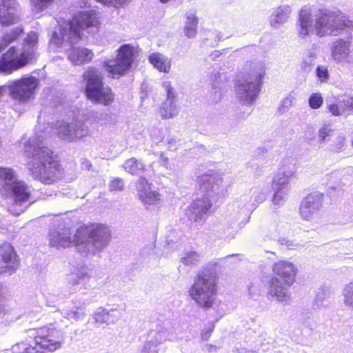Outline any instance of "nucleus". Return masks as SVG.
<instances>
[{
  "label": "nucleus",
  "instance_id": "f257e3e1",
  "mask_svg": "<svg viewBox=\"0 0 353 353\" xmlns=\"http://www.w3.org/2000/svg\"><path fill=\"white\" fill-rule=\"evenodd\" d=\"M111 238L110 230L106 226L95 223L79 228L72 240L69 228L58 227L50 229L49 240L50 246L66 248L71 243L83 256L89 257L101 252L108 245Z\"/></svg>",
  "mask_w": 353,
  "mask_h": 353
},
{
  "label": "nucleus",
  "instance_id": "f03ea898",
  "mask_svg": "<svg viewBox=\"0 0 353 353\" xmlns=\"http://www.w3.org/2000/svg\"><path fill=\"white\" fill-rule=\"evenodd\" d=\"M28 158L27 166L34 179L45 184L57 181L60 172V164L53 157L52 150L46 146L42 135L36 134L25 145Z\"/></svg>",
  "mask_w": 353,
  "mask_h": 353
},
{
  "label": "nucleus",
  "instance_id": "7ed1b4c3",
  "mask_svg": "<svg viewBox=\"0 0 353 353\" xmlns=\"http://www.w3.org/2000/svg\"><path fill=\"white\" fill-rule=\"evenodd\" d=\"M201 199L194 201L186 210V215L190 221L202 225L210 214L212 202L223 198L226 190L222 185V181L210 174H203L198 178Z\"/></svg>",
  "mask_w": 353,
  "mask_h": 353
},
{
  "label": "nucleus",
  "instance_id": "20e7f679",
  "mask_svg": "<svg viewBox=\"0 0 353 353\" xmlns=\"http://www.w3.org/2000/svg\"><path fill=\"white\" fill-rule=\"evenodd\" d=\"M0 179L3 181L1 194L12 201L8 211L14 215L20 214L31 204V188L17 180L14 171L10 168H0Z\"/></svg>",
  "mask_w": 353,
  "mask_h": 353
},
{
  "label": "nucleus",
  "instance_id": "39448f33",
  "mask_svg": "<svg viewBox=\"0 0 353 353\" xmlns=\"http://www.w3.org/2000/svg\"><path fill=\"white\" fill-rule=\"evenodd\" d=\"M38 34L35 32H30L23 40L20 54H18L16 47L10 48L0 57V72L4 74H10L36 59L38 56Z\"/></svg>",
  "mask_w": 353,
  "mask_h": 353
},
{
  "label": "nucleus",
  "instance_id": "423d86ee",
  "mask_svg": "<svg viewBox=\"0 0 353 353\" xmlns=\"http://www.w3.org/2000/svg\"><path fill=\"white\" fill-rule=\"evenodd\" d=\"M274 276L270 283L269 295L283 305L290 303V287L293 284L296 274L294 265L287 261L275 263L272 266Z\"/></svg>",
  "mask_w": 353,
  "mask_h": 353
},
{
  "label": "nucleus",
  "instance_id": "0eeeda50",
  "mask_svg": "<svg viewBox=\"0 0 353 353\" xmlns=\"http://www.w3.org/2000/svg\"><path fill=\"white\" fill-rule=\"evenodd\" d=\"M34 332V345L21 343L12 346L15 353H47L52 352L61 347L63 332L57 330L52 325L39 327L37 330H30Z\"/></svg>",
  "mask_w": 353,
  "mask_h": 353
},
{
  "label": "nucleus",
  "instance_id": "6e6552de",
  "mask_svg": "<svg viewBox=\"0 0 353 353\" xmlns=\"http://www.w3.org/2000/svg\"><path fill=\"white\" fill-rule=\"evenodd\" d=\"M265 74V67L262 63H254L250 72L236 83V94L243 104L252 105L257 99Z\"/></svg>",
  "mask_w": 353,
  "mask_h": 353
},
{
  "label": "nucleus",
  "instance_id": "1a4fd4ad",
  "mask_svg": "<svg viewBox=\"0 0 353 353\" xmlns=\"http://www.w3.org/2000/svg\"><path fill=\"white\" fill-rule=\"evenodd\" d=\"M191 298L203 308H210L216 298L215 273L210 269L199 271L189 290Z\"/></svg>",
  "mask_w": 353,
  "mask_h": 353
},
{
  "label": "nucleus",
  "instance_id": "9d476101",
  "mask_svg": "<svg viewBox=\"0 0 353 353\" xmlns=\"http://www.w3.org/2000/svg\"><path fill=\"white\" fill-rule=\"evenodd\" d=\"M85 81V93L89 99L105 105L114 101V94L108 86H104L103 74L95 68H89L83 75Z\"/></svg>",
  "mask_w": 353,
  "mask_h": 353
},
{
  "label": "nucleus",
  "instance_id": "9b49d317",
  "mask_svg": "<svg viewBox=\"0 0 353 353\" xmlns=\"http://www.w3.org/2000/svg\"><path fill=\"white\" fill-rule=\"evenodd\" d=\"M298 17L299 22H352L339 8H327L320 4L302 6Z\"/></svg>",
  "mask_w": 353,
  "mask_h": 353
},
{
  "label": "nucleus",
  "instance_id": "f8f14e48",
  "mask_svg": "<svg viewBox=\"0 0 353 353\" xmlns=\"http://www.w3.org/2000/svg\"><path fill=\"white\" fill-rule=\"evenodd\" d=\"M99 23H58L55 30L52 31L50 43L61 46L63 43L73 45L85 37L84 32L99 28Z\"/></svg>",
  "mask_w": 353,
  "mask_h": 353
},
{
  "label": "nucleus",
  "instance_id": "ddd939ff",
  "mask_svg": "<svg viewBox=\"0 0 353 353\" xmlns=\"http://www.w3.org/2000/svg\"><path fill=\"white\" fill-rule=\"evenodd\" d=\"M83 114L86 120L85 121L80 119H76L69 123L58 121L57 126L59 137L72 141L87 136L89 133L87 123L94 122L99 112L94 110H87Z\"/></svg>",
  "mask_w": 353,
  "mask_h": 353
},
{
  "label": "nucleus",
  "instance_id": "4468645a",
  "mask_svg": "<svg viewBox=\"0 0 353 353\" xmlns=\"http://www.w3.org/2000/svg\"><path fill=\"white\" fill-rule=\"evenodd\" d=\"M134 59V47L130 44H123L117 50L116 58L104 61L103 65L110 77L117 78L131 68Z\"/></svg>",
  "mask_w": 353,
  "mask_h": 353
},
{
  "label": "nucleus",
  "instance_id": "2eb2a0df",
  "mask_svg": "<svg viewBox=\"0 0 353 353\" xmlns=\"http://www.w3.org/2000/svg\"><path fill=\"white\" fill-rule=\"evenodd\" d=\"M38 85L39 81L36 77H23L9 85V94L13 99L25 103L34 96Z\"/></svg>",
  "mask_w": 353,
  "mask_h": 353
},
{
  "label": "nucleus",
  "instance_id": "dca6fc26",
  "mask_svg": "<svg viewBox=\"0 0 353 353\" xmlns=\"http://www.w3.org/2000/svg\"><path fill=\"white\" fill-rule=\"evenodd\" d=\"M292 174V172H284L274 176L272 188L274 191L272 203L274 205L281 207L287 200L290 190V176Z\"/></svg>",
  "mask_w": 353,
  "mask_h": 353
},
{
  "label": "nucleus",
  "instance_id": "f3484780",
  "mask_svg": "<svg viewBox=\"0 0 353 353\" xmlns=\"http://www.w3.org/2000/svg\"><path fill=\"white\" fill-rule=\"evenodd\" d=\"M20 265L19 258L14 247L8 242L0 245V274L11 275Z\"/></svg>",
  "mask_w": 353,
  "mask_h": 353
},
{
  "label": "nucleus",
  "instance_id": "a211bd4d",
  "mask_svg": "<svg viewBox=\"0 0 353 353\" xmlns=\"http://www.w3.org/2000/svg\"><path fill=\"white\" fill-rule=\"evenodd\" d=\"M348 28V23H299L298 30L302 37H305L310 32H315L319 37L326 35H338L342 30Z\"/></svg>",
  "mask_w": 353,
  "mask_h": 353
},
{
  "label": "nucleus",
  "instance_id": "6ab92c4d",
  "mask_svg": "<svg viewBox=\"0 0 353 353\" xmlns=\"http://www.w3.org/2000/svg\"><path fill=\"white\" fill-rule=\"evenodd\" d=\"M323 199V194H308L301 203L299 209L301 216L307 221L312 219L321 208Z\"/></svg>",
  "mask_w": 353,
  "mask_h": 353
},
{
  "label": "nucleus",
  "instance_id": "aec40b11",
  "mask_svg": "<svg viewBox=\"0 0 353 353\" xmlns=\"http://www.w3.org/2000/svg\"><path fill=\"white\" fill-rule=\"evenodd\" d=\"M172 335L171 323L166 320L157 323L156 327L149 331L146 341L158 346L163 341L170 340Z\"/></svg>",
  "mask_w": 353,
  "mask_h": 353
},
{
  "label": "nucleus",
  "instance_id": "412c9836",
  "mask_svg": "<svg viewBox=\"0 0 353 353\" xmlns=\"http://www.w3.org/2000/svg\"><path fill=\"white\" fill-rule=\"evenodd\" d=\"M137 194L145 204H152L159 199V194L151 190L150 185L146 179L142 176L137 183Z\"/></svg>",
  "mask_w": 353,
  "mask_h": 353
},
{
  "label": "nucleus",
  "instance_id": "4be33fe9",
  "mask_svg": "<svg viewBox=\"0 0 353 353\" xmlns=\"http://www.w3.org/2000/svg\"><path fill=\"white\" fill-rule=\"evenodd\" d=\"M18 4L15 0H1L0 22H14L18 19Z\"/></svg>",
  "mask_w": 353,
  "mask_h": 353
},
{
  "label": "nucleus",
  "instance_id": "5701e85b",
  "mask_svg": "<svg viewBox=\"0 0 353 353\" xmlns=\"http://www.w3.org/2000/svg\"><path fill=\"white\" fill-rule=\"evenodd\" d=\"M94 271L87 267L81 268L77 273L69 276V283L73 287V290H79L90 279L94 277Z\"/></svg>",
  "mask_w": 353,
  "mask_h": 353
},
{
  "label": "nucleus",
  "instance_id": "b1692460",
  "mask_svg": "<svg viewBox=\"0 0 353 353\" xmlns=\"http://www.w3.org/2000/svg\"><path fill=\"white\" fill-rule=\"evenodd\" d=\"M93 55L92 50L88 48L72 47L68 53V59L74 65H82L90 62Z\"/></svg>",
  "mask_w": 353,
  "mask_h": 353
},
{
  "label": "nucleus",
  "instance_id": "393cba45",
  "mask_svg": "<svg viewBox=\"0 0 353 353\" xmlns=\"http://www.w3.org/2000/svg\"><path fill=\"white\" fill-rule=\"evenodd\" d=\"M350 41H345L343 39L335 41L331 50L333 59L338 62L346 59L350 52Z\"/></svg>",
  "mask_w": 353,
  "mask_h": 353
},
{
  "label": "nucleus",
  "instance_id": "a878e982",
  "mask_svg": "<svg viewBox=\"0 0 353 353\" xmlns=\"http://www.w3.org/2000/svg\"><path fill=\"white\" fill-rule=\"evenodd\" d=\"M148 60L155 68L161 72L168 73L171 69L170 60L161 53L154 52L151 54Z\"/></svg>",
  "mask_w": 353,
  "mask_h": 353
},
{
  "label": "nucleus",
  "instance_id": "bb28decb",
  "mask_svg": "<svg viewBox=\"0 0 353 353\" xmlns=\"http://www.w3.org/2000/svg\"><path fill=\"white\" fill-rule=\"evenodd\" d=\"M123 169L132 175L142 176L146 170L145 166L141 160L134 157L126 160L123 164Z\"/></svg>",
  "mask_w": 353,
  "mask_h": 353
},
{
  "label": "nucleus",
  "instance_id": "cd10ccee",
  "mask_svg": "<svg viewBox=\"0 0 353 353\" xmlns=\"http://www.w3.org/2000/svg\"><path fill=\"white\" fill-rule=\"evenodd\" d=\"M22 34H23V28L21 26L8 30L3 34L0 41V52H1L8 45L16 41Z\"/></svg>",
  "mask_w": 353,
  "mask_h": 353
},
{
  "label": "nucleus",
  "instance_id": "c85d7f7f",
  "mask_svg": "<svg viewBox=\"0 0 353 353\" xmlns=\"http://www.w3.org/2000/svg\"><path fill=\"white\" fill-rule=\"evenodd\" d=\"M292 8L289 5H281L271 10L272 22H285L290 17Z\"/></svg>",
  "mask_w": 353,
  "mask_h": 353
},
{
  "label": "nucleus",
  "instance_id": "c756f323",
  "mask_svg": "<svg viewBox=\"0 0 353 353\" xmlns=\"http://www.w3.org/2000/svg\"><path fill=\"white\" fill-rule=\"evenodd\" d=\"M332 295V292L328 287H321L319 288L316 296L314 300V308L321 309L327 306L329 303V299Z\"/></svg>",
  "mask_w": 353,
  "mask_h": 353
},
{
  "label": "nucleus",
  "instance_id": "7c9ffc66",
  "mask_svg": "<svg viewBox=\"0 0 353 353\" xmlns=\"http://www.w3.org/2000/svg\"><path fill=\"white\" fill-rule=\"evenodd\" d=\"M201 253L194 250H184L181 254V262L189 267L196 266L202 259Z\"/></svg>",
  "mask_w": 353,
  "mask_h": 353
},
{
  "label": "nucleus",
  "instance_id": "2f4dec72",
  "mask_svg": "<svg viewBox=\"0 0 353 353\" xmlns=\"http://www.w3.org/2000/svg\"><path fill=\"white\" fill-rule=\"evenodd\" d=\"M179 112L175 101L166 99L160 108V114L162 119H170Z\"/></svg>",
  "mask_w": 353,
  "mask_h": 353
},
{
  "label": "nucleus",
  "instance_id": "473e14b6",
  "mask_svg": "<svg viewBox=\"0 0 353 353\" xmlns=\"http://www.w3.org/2000/svg\"><path fill=\"white\" fill-rule=\"evenodd\" d=\"M85 305L86 303H83L79 306H75V309L66 310L63 314V316L68 319H72L76 321L82 320L85 316Z\"/></svg>",
  "mask_w": 353,
  "mask_h": 353
},
{
  "label": "nucleus",
  "instance_id": "72a5a7b5",
  "mask_svg": "<svg viewBox=\"0 0 353 353\" xmlns=\"http://www.w3.org/2000/svg\"><path fill=\"white\" fill-rule=\"evenodd\" d=\"M254 197L252 194H243L236 201L237 208L244 209L246 212L252 214L256 209H252L251 205L254 204Z\"/></svg>",
  "mask_w": 353,
  "mask_h": 353
},
{
  "label": "nucleus",
  "instance_id": "f704fd0d",
  "mask_svg": "<svg viewBox=\"0 0 353 353\" xmlns=\"http://www.w3.org/2000/svg\"><path fill=\"white\" fill-rule=\"evenodd\" d=\"M96 20V12L92 10L78 12L72 21L68 22H94Z\"/></svg>",
  "mask_w": 353,
  "mask_h": 353
},
{
  "label": "nucleus",
  "instance_id": "c9c22d12",
  "mask_svg": "<svg viewBox=\"0 0 353 353\" xmlns=\"http://www.w3.org/2000/svg\"><path fill=\"white\" fill-rule=\"evenodd\" d=\"M250 194L254 197V204L251 205L252 209H256L258 206L265 201L267 198V191L263 189L253 188L250 190Z\"/></svg>",
  "mask_w": 353,
  "mask_h": 353
},
{
  "label": "nucleus",
  "instance_id": "e433bc0d",
  "mask_svg": "<svg viewBox=\"0 0 353 353\" xmlns=\"http://www.w3.org/2000/svg\"><path fill=\"white\" fill-rule=\"evenodd\" d=\"M343 295L344 304L349 307L353 308V280L345 285Z\"/></svg>",
  "mask_w": 353,
  "mask_h": 353
},
{
  "label": "nucleus",
  "instance_id": "4c0bfd02",
  "mask_svg": "<svg viewBox=\"0 0 353 353\" xmlns=\"http://www.w3.org/2000/svg\"><path fill=\"white\" fill-rule=\"evenodd\" d=\"M121 317V312L117 308L105 309V323L114 324Z\"/></svg>",
  "mask_w": 353,
  "mask_h": 353
},
{
  "label": "nucleus",
  "instance_id": "58836bf2",
  "mask_svg": "<svg viewBox=\"0 0 353 353\" xmlns=\"http://www.w3.org/2000/svg\"><path fill=\"white\" fill-rule=\"evenodd\" d=\"M293 102L294 98L290 95L284 98L278 108L279 112L281 114L287 112L293 105Z\"/></svg>",
  "mask_w": 353,
  "mask_h": 353
},
{
  "label": "nucleus",
  "instance_id": "ea45409f",
  "mask_svg": "<svg viewBox=\"0 0 353 353\" xmlns=\"http://www.w3.org/2000/svg\"><path fill=\"white\" fill-rule=\"evenodd\" d=\"M316 75L318 79L323 83L327 82L330 79L327 68L325 65H318L316 68Z\"/></svg>",
  "mask_w": 353,
  "mask_h": 353
},
{
  "label": "nucleus",
  "instance_id": "a19ab883",
  "mask_svg": "<svg viewBox=\"0 0 353 353\" xmlns=\"http://www.w3.org/2000/svg\"><path fill=\"white\" fill-rule=\"evenodd\" d=\"M323 97L319 93H313L308 99V103L311 108L318 109L323 103Z\"/></svg>",
  "mask_w": 353,
  "mask_h": 353
},
{
  "label": "nucleus",
  "instance_id": "79ce46f5",
  "mask_svg": "<svg viewBox=\"0 0 353 353\" xmlns=\"http://www.w3.org/2000/svg\"><path fill=\"white\" fill-rule=\"evenodd\" d=\"M306 55L307 57V59H305L303 61L302 68L305 71H309V70H310L311 65H313L314 61L316 58V54L314 52L307 51Z\"/></svg>",
  "mask_w": 353,
  "mask_h": 353
},
{
  "label": "nucleus",
  "instance_id": "37998d69",
  "mask_svg": "<svg viewBox=\"0 0 353 353\" xmlns=\"http://www.w3.org/2000/svg\"><path fill=\"white\" fill-rule=\"evenodd\" d=\"M94 319L97 323H105V308L100 307L94 312Z\"/></svg>",
  "mask_w": 353,
  "mask_h": 353
},
{
  "label": "nucleus",
  "instance_id": "c03bdc74",
  "mask_svg": "<svg viewBox=\"0 0 353 353\" xmlns=\"http://www.w3.org/2000/svg\"><path fill=\"white\" fill-rule=\"evenodd\" d=\"M196 24L197 23H187L184 27V33L187 37L191 39L196 37L197 33Z\"/></svg>",
  "mask_w": 353,
  "mask_h": 353
},
{
  "label": "nucleus",
  "instance_id": "a18cd8bd",
  "mask_svg": "<svg viewBox=\"0 0 353 353\" xmlns=\"http://www.w3.org/2000/svg\"><path fill=\"white\" fill-rule=\"evenodd\" d=\"M123 187H124L123 180L121 178H116L111 181L109 188L111 191H113V190L120 191L123 189Z\"/></svg>",
  "mask_w": 353,
  "mask_h": 353
},
{
  "label": "nucleus",
  "instance_id": "49530a36",
  "mask_svg": "<svg viewBox=\"0 0 353 353\" xmlns=\"http://www.w3.org/2000/svg\"><path fill=\"white\" fill-rule=\"evenodd\" d=\"M214 328V323L212 322L209 323L208 324H207L204 327V328H203V330H202V332H201V339H202V340L207 341L210 338L212 332H213Z\"/></svg>",
  "mask_w": 353,
  "mask_h": 353
},
{
  "label": "nucleus",
  "instance_id": "de8ad7c7",
  "mask_svg": "<svg viewBox=\"0 0 353 353\" xmlns=\"http://www.w3.org/2000/svg\"><path fill=\"white\" fill-rule=\"evenodd\" d=\"M53 0H31L34 9L40 11L46 8L47 4Z\"/></svg>",
  "mask_w": 353,
  "mask_h": 353
},
{
  "label": "nucleus",
  "instance_id": "09e8293b",
  "mask_svg": "<svg viewBox=\"0 0 353 353\" xmlns=\"http://www.w3.org/2000/svg\"><path fill=\"white\" fill-rule=\"evenodd\" d=\"M157 345L153 344V343H148L145 341L143 346L140 353H158Z\"/></svg>",
  "mask_w": 353,
  "mask_h": 353
},
{
  "label": "nucleus",
  "instance_id": "8fccbe9b",
  "mask_svg": "<svg viewBox=\"0 0 353 353\" xmlns=\"http://www.w3.org/2000/svg\"><path fill=\"white\" fill-rule=\"evenodd\" d=\"M301 324L310 330H314L316 328V323L315 321L309 316L304 317L301 320Z\"/></svg>",
  "mask_w": 353,
  "mask_h": 353
},
{
  "label": "nucleus",
  "instance_id": "3c124183",
  "mask_svg": "<svg viewBox=\"0 0 353 353\" xmlns=\"http://www.w3.org/2000/svg\"><path fill=\"white\" fill-rule=\"evenodd\" d=\"M345 145V139L342 137H339L335 141V143L334 145V147L332 150L336 152L339 153L341 152Z\"/></svg>",
  "mask_w": 353,
  "mask_h": 353
},
{
  "label": "nucleus",
  "instance_id": "603ef678",
  "mask_svg": "<svg viewBox=\"0 0 353 353\" xmlns=\"http://www.w3.org/2000/svg\"><path fill=\"white\" fill-rule=\"evenodd\" d=\"M332 130L327 127H323L319 130V141L323 143L326 138L330 136Z\"/></svg>",
  "mask_w": 353,
  "mask_h": 353
},
{
  "label": "nucleus",
  "instance_id": "864d4df0",
  "mask_svg": "<svg viewBox=\"0 0 353 353\" xmlns=\"http://www.w3.org/2000/svg\"><path fill=\"white\" fill-rule=\"evenodd\" d=\"M163 86L167 92V99L175 101L176 94L174 88L171 86L170 82H164Z\"/></svg>",
  "mask_w": 353,
  "mask_h": 353
},
{
  "label": "nucleus",
  "instance_id": "5fc2aeb1",
  "mask_svg": "<svg viewBox=\"0 0 353 353\" xmlns=\"http://www.w3.org/2000/svg\"><path fill=\"white\" fill-rule=\"evenodd\" d=\"M212 103H218L221 101L222 98V92L221 91V89H219L217 86L215 85V84L212 85Z\"/></svg>",
  "mask_w": 353,
  "mask_h": 353
},
{
  "label": "nucleus",
  "instance_id": "6e6d98bb",
  "mask_svg": "<svg viewBox=\"0 0 353 353\" xmlns=\"http://www.w3.org/2000/svg\"><path fill=\"white\" fill-rule=\"evenodd\" d=\"M185 19L187 22H197L199 21V18L196 14V11L194 10H190L186 12Z\"/></svg>",
  "mask_w": 353,
  "mask_h": 353
},
{
  "label": "nucleus",
  "instance_id": "4d7b16f0",
  "mask_svg": "<svg viewBox=\"0 0 353 353\" xmlns=\"http://www.w3.org/2000/svg\"><path fill=\"white\" fill-rule=\"evenodd\" d=\"M221 347V345H214L212 344H205L203 347L202 350L204 352L212 353L215 352L218 350H219Z\"/></svg>",
  "mask_w": 353,
  "mask_h": 353
},
{
  "label": "nucleus",
  "instance_id": "13d9d810",
  "mask_svg": "<svg viewBox=\"0 0 353 353\" xmlns=\"http://www.w3.org/2000/svg\"><path fill=\"white\" fill-rule=\"evenodd\" d=\"M268 153V150L267 148H265V147L258 148L254 152L255 156L259 159L264 157H267Z\"/></svg>",
  "mask_w": 353,
  "mask_h": 353
},
{
  "label": "nucleus",
  "instance_id": "bf43d9fd",
  "mask_svg": "<svg viewBox=\"0 0 353 353\" xmlns=\"http://www.w3.org/2000/svg\"><path fill=\"white\" fill-rule=\"evenodd\" d=\"M328 109H329L330 112H332V114L334 116H339L341 114V112L339 110L338 105H336V104L330 105L328 106Z\"/></svg>",
  "mask_w": 353,
  "mask_h": 353
},
{
  "label": "nucleus",
  "instance_id": "052dcab7",
  "mask_svg": "<svg viewBox=\"0 0 353 353\" xmlns=\"http://www.w3.org/2000/svg\"><path fill=\"white\" fill-rule=\"evenodd\" d=\"M278 241L281 245H285L288 248H290L291 246L293 245L292 241L288 239L287 238H284V237L279 238Z\"/></svg>",
  "mask_w": 353,
  "mask_h": 353
},
{
  "label": "nucleus",
  "instance_id": "680f3d73",
  "mask_svg": "<svg viewBox=\"0 0 353 353\" xmlns=\"http://www.w3.org/2000/svg\"><path fill=\"white\" fill-rule=\"evenodd\" d=\"M128 1V0H99V1L105 4L117 3L120 5L125 3Z\"/></svg>",
  "mask_w": 353,
  "mask_h": 353
},
{
  "label": "nucleus",
  "instance_id": "e2e57ef3",
  "mask_svg": "<svg viewBox=\"0 0 353 353\" xmlns=\"http://www.w3.org/2000/svg\"><path fill=\"white\" fill-rule=\"evenodd\" d=\"M9 85L0 86V99L3 96L5 93L7 92H9Z\"/></svg>",
  "mask_w": 353,
  "mask_h": 353
},
{
  "label": "nucleus",
  "instance_id": "0e129e2a",
  "mask_svg": "<svg viewBox=\"0 0 353 353\" xmlns=\"http://www.w3.org/2000/svg\"><path fill=\"white\" fill-rule=\"evenodd\" d=\"M345 105L348 108H350V109L353 110V97H350V98H348L345 101H344Z\"/></svg>",
  "mask_w": 353,
  "mask_h": 353
},
{
  "label": "nucleus",
  "instance_id": "69168bd1",
  "mask_svg": "<svg viewBox=\"0 0 353 353\" xmlns=\"http://www.w3.org/2000/svg\"><path fill=\"white\" fill-rule=\"evenodd\" d=\"M108 117V114H103L102 112H99V114H97V117L96 118V120L94 121V122H99L103 119H106Z\"/></svg>",
  "mask_w": 353,
  "mask_h": 353
},
{
  "label": "nucleus",
  "instance_id": "338daca9",
  "mask_svg": "<svg viewBox=\"0 0 353 353\" xmlns=\"http://www.w3.org/2000/svg\"><path fill=\"white\" fill-rule=\"evenodd\" d=\"M219 55H220V52L219 51H214V52H212V54H210V56L212 57L213 59L215 57H218Z\"/></svg>",
  "mask_w": 353,
  "mask_h": 353
},
{
  "label": "nucleus",
  "instance_id": "774afa93",
  "mask_svg": "<svg viewBox=\"0 0 353 353\" xmlns=\"http://www.w3.org/2000/svg\"><path fill=\"white\" fill-rule=\"evenodd\" d=\"M239 353H256V352L255 351L248 350V351H242V352H239Z\"/></svg>",
  "mask_w": 353,
  "mask_h": 353
}]
</instances>
